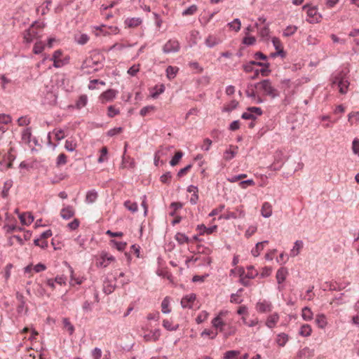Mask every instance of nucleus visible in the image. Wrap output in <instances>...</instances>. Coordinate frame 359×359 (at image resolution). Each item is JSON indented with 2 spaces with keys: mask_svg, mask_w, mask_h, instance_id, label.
I'll return each instance as SVG.
<instances>
[{
  "mask_svg": "<svg viewBox=\"0 0 359 359\" xmlns=\"http://www.w3.org/2000/svg\"><path fill=\"white\" fill-rule=\"evenodd\" d=\"M313 313L309 307H304L302 309V318L306 321H310L313 319Z\"/></svg>",
  "mask_w": 359,
  "mask_h": 359,
  "instance_id": "obj_32",
  "label": "nucleus"
},
{
  "mask_svg": "<svg viewBox=\"0 0 359 359\" xmlns=\"http://www.w3.org/2000/svg\"><path fill=\"white\" fill-rule=\"evenodd\" d=\"M228 26L236 32H238L241 29V23L239 19H235L233 22H229Z\"/></svg>",
  "mask_w": 359,
  "mask_h": 359,
  "instance_id": "obj_56",
  "label": "nucleus"
},
{
  "mask_svg": "<svg viewBox=\"0 0 359 359\" xmlns=\"http://www.w3.org/2000/svg\"><path fill=\"white\" fill-rule=\"evenodd\" d=\"M63 325L64 328L67 330L69 334L72 335L74 332V327L73 325L70 323V321L67 318L63 319Z\"/></svg>",
  "mask_w": 359,
  "mask_h": 359,
  "instance_id": "obj_46",
  "label": "nucleus"
},
{
  "mask_svg": "<svg viewBox=\"0 0 359 359\" xmlns=\"http://www.w3.org/2000/svg\"><path fill=\"white\" fill-rule=\"evenodd\" d=\"M227 313L228 312L226 311H220L217 316L212 320V325L216 330L220 332L224 330V327L226 325L224 317Z\"/></svg>",
  "mask_w": 359,
  "mask_h": 359,
  "instance_id": "obj_5",
  "label": "nucleus"
},
{
  "mask_svg": "<svg viewBox=\"0 0 359 359\" xmlns=\"http://www.w3.org/2000/svg\"><path fill=\"white\" fill-rule=\"evenodd\" d=\"M117 95V90L114 89H108L100 95L98 100L102 104H106L107 102H112L116 97Z\"/></svg>",
  "mask_w": 359,
  "mask_h": 359,
  "instance_id": "obj_8",
  "label": "nucleus"
},
{
  "mask_svg": "<svg viewBox=\"0 0 359 359\" xmlns=\"http://www.w3.org/2000/svg\"><path fill=\"white\" fill-rule=\"evenodd\" d=\"M239 354L240 352L238 351H229L224 353V359H239Z\"/></svg>",
  "mask_w": 359,
  "mask_h": 359,
  "instance_id": "obj_45",
  "label": "nucleus"
},
{
  "mask_svg": "<svg viewBox=\"0 0 359 359\" xmlns=\"http://www.w3.org/2000/svg\"><path fill=\"white\" fill-rule=\"evenodd\" d=\"M168 148H162L156 152L154 156V163L156 165H158V162L163 154H165L168 151Z\"/></svg>",
  "mask_w": 359,
  "mask_h": 359,
  "instance_id": "obj_49",
  "label": "nucleus"
},
{
  "mask_svg": "<svg viewBox=\"0 0 359 359\" xmlns=\"http://www.w3.org/2000/svg\"><path fill=\"white\" fill-rule=\"evenodd\" d=\"M67 156L65 154H60L58 155L56 161L57 166L65 165L67 162Z\"/></svg>",
  "mask_w": 359,
  "mask_h": 359,
  "instance_id": "obj_57",
  "label": "nucleus"
},
{
  "mask_svg": "<svg viewBox=\"0 0 359 359\" xmlns=\"http://www.w3.org/2000/svg\"><path fill=\"white\" fill-rule=\"evenodd\" d=\"M297 30V27L294 25L287 26L283 32V36H290L293 35Z\"/></svg>",
  "mask_w": 359,
  "mask_h": 359,
  "instance_id": "obj_47",
  "label": "nucleus"
},
{
  "mask_svg": "<svg viewBox=\"0 0 359 359\" xmlns=\"http://www.w3.org/2000/svg\"><path fill=\"white\" fill-rule=\"evenodd\" d=\"M125 25L129 28H136L142 23V20L140 18H128L126 19Z\"/></svg>",
  "mask_w": 359,
  "mask_h": 359,
  "instance_id": "obj_21",
  "label": "nucleus"
},
{
  "mask_svg": "<svg viewBox=\"0 0 359 359\" xmlns=\"http://www.w3.org/2000/svg\"><path fill=\"white\" fill-rule=\"evenodd\" d=\"M102 352L100 348H95L92 351V357L93 359H100Z\"/></svg>",
  "mask_w": 359,
  "mask_h": 359,
  "instance_id": "obj_64",
  "label": "nucleus"
},
{
  "mask_svg": "<svg viewBox=\"0 0 359 359\" xmlns=\"http://www.w3.org/2000/svg\"><path fill=\"white\" fill-rule=\"evenodd\" d=\"M115 261V257L111 255L102 252L99 257L97 258L96 265L99 267L105 268L111 262Z\"/></svg>",
  "mask_w": 359,
  "mask_h": 359,
  "instance_id": "obj_7",
  "label": "nucleus"
},
{
  "mask_svg": "<svg viewBox=\"0 0 359 359\" xmlns=\"http://www.w3.org/2000/svg\"><path fill=\"white\" fill-rule=\"evenodd\" d=\"M349 81L346 74L343 72L337 73L332 79V86H337L341 94H346L349 86Z\"/></svg>",
  "mask_w": 359,
  "mask_h": 359,
  "instance_id": "obj_1",
  "label": "nucleus"
},
{
  "mask_svg": "<svg viewBox=\"0 0 359 359\" xmlns=\"http://www.w3.org/2000/svg\"><path fill=\"white\" fill-rule=\"evenodd\" d=\"M74 39L79 44L83 45L88 41L89 37L86 34H78L74 36Z\"/></svg>",
  "mask_w": 359,
  "mask_h": 359,
  "instance_id": "obj_36",
  "label": "nucleus"
},
{
  "mask_svg": "<svg viewBox=\"0 0 359 359\" xmlns=\"http://www.w3.org/2000/svg\"><path fill=\"white\" fill-rule=\"evenodd\" d=\"M179 71V68L173 66H168L166 69V76L169 80L174 79L177 73Z\"/></svg>",
  "mask_w": 359,
  "mask_h": 359,
  "instance_id": "obj_33",
  "label": "nucleus"
},
{
  "mask_svg": "<svg viewBox=\"0 0 359 359\" xmlns=\"http://www.w3.org/2000/svg\"><path fill=\"white\" fill-rule=\"evenodd\" d=\"M222 42V39L216 35L210 34L205 40V45L212 48Z\"/></svg>",
  "mask_w": 359,
  "mask_h": 359,
  "instance_id": "obj_20",
  "label": "nucleus"
},
{
  "mask_svg": "<svg viewBox=\"0 0 359 359\" xmlns=\"http://www.w3.org/2000/svg\"><path fill=\"white\" fill-rule=\"evenodd\" d=\"M154 90L155 91L152 93L151 97L153 98H156L160 94L164 92L165 86L163 84H161L160 86H156Z\"/></svg>",
  "mask_w": 359,
  "mask_h": 359,
  "instance_id": "obj_54",
  "label": "nucleus"
},
{
  "mask_svg": "<svg viewBox=\"0 0 359 359\" xmlns=\"http://www.w3.org/2000/svg\"><path fill=\"white\" fill-rule=\"evenodd\" d=\"M175 238L180 244L188 243L189 241L188 236L182 233H177Z\"/></svg>",
  "mask_w": 359,
  "mask_h": 359,
  "instance_id": "obj_44",
  "label": "nucleus"
},
{
  "mask_svg": "<svg viewBox=\"0 0 359 359\" xmlns=\"http://www.w3.org/2000/svg\"><path fill=\"white\" fill-rule=\"evenodd\" d=\"M280 316L278 313H273L267 317L266 325L269 328H273L278 323Z\"/></svg>",
  "mask_w": 359,
  "mask_h": 359,
  "instance_id": "obj_18",
  "label": "nucleus"
},
{
  "mask_svg": "<svg viewBox=\"0 0 359 359\" xmlns=\"http://www.w3.org/2000/svg\"><path fill=\"white\" fill-rule=\"evenodd\" d=\"M97 198V194L95 191H90L87 193L86 201L88 203H94Z\"/></svg>",
  "mask_w": 359,
  "mask_h": 359,
  "instance_id": "obj_43",
  "label": "nucleus"
},
{
  "mask_svg": "<svg viewBox=\"0 0 359 359\" xmlns=\"http://www.w3.org/2000/svg\"><path fill=\"white\" fill-rule=\"evenodd\" d=\"M161 311L163 313H169L171 311L170 308V298L166 297L161 302Z\"/></svg>",
  "mask_w": 359,
  "mask_h": 359,
  "instance_id": "obj_37",
  "label": "nucleus"
},
{
  "mask_svg": "<svg viewBox=\"0 0 359 359\" xmlns=\"http://www.w3.org/2000/svg\"><path fill=\"white\" fill-rule=\"evenodd\" d=\"M107 148L104 147L102 148L100 151V156L98 158V162L102 163L107 160Z\"/></svg>",
  "mask_w": 359,
  "mask_h": 359,
  "instance_id": "obj_61",
  "label": "nucleus"
},
{
  "mask_svg": "<svg viewBox=\"0 0 359 359\" xmlns=\"http://www.w3.org/2000/svg\"><path fill=\"white\" fill-rule=\"evenodd\" d=\"M11 121L12 118L9 115L5 114H0V123L8 124L11 122Z\"/></svg>",
  "mask_w": 359,
  "mask_h": 359,
  "instance_id": "obj_60",
  "label": "nucleus"
},
{
  "mask_svg": "<svg viewBox=\"0 0 359 359\" xmlns=\"http://www.w3.org/2000/svg\"><path fill=\"white\" fill-rule=\"evenodd\" d=\"M66 278L63 276H57L55 278H48L46 281V284L52 290H54L56 287L55 285L57 284L60 286L66 285Z\"/></svg>",
  "mask_w": 359,
  "mask_h": 359,
  "instance_id": "obj_11",
  "label": "nucleus"
},
{
  "mask_svg": "<svg viewBox=\"0 0 359 359\" xmlns=\"http://www.w3.org/2000/svg\"><path fill=\"white\" fill-rule=\"evenodd\" d=\"M315 321L318 327L321 329L325 328L327 324V318L324 314H318Z\"/></svg>",
  "mask_w": 359,
  "mask_h": 359,
  "instance_id": "obj_30",
  "label": "nucleus"
},
{
  "mask_svg": "<svg viewBox=\"0 0 359 359\" xmlns=\"http://www.w3.org/2000/svg\"><path fill=\"white\" fill-rule=\"evenodd\" d=\"M217 226L215 225L211 227H206L204 224L198 225V229L200 231V234H211L216 231Z\"/></svg>",
  "mask_w": 359,
  "mask_h": 359,
  "instance_id": "obj_27",
  "label": "nucleus"
},
{
  "mask_svg": "<svg viewBox=\"0 0 359 359\" xmlns=\"http://www.w3.org/2000/svg\"><path fill=\"white\" fill-rule=\"evenodd\" d=\"M77 147V142L74 139H68L65 141V148L69 151H74Z\"/></svg>",
  "mask_w": 359,
  "mask_h": 359,
  "instance_id": "obj_35",
  "label": "nucleus"
},
{
  "mask_svg": "<svg viewBox=\"0 0 359 359\" xmlns=\"http://www.w3.org/2000/svg\"><path fill=\"white\" fill-rule=\"evenodd\" d=\"M183 156V153L181 151H178L175 153V156L172 157L171 161H170V164L172 166H175L177 165L180 161V159Z\"/></svg>",
  "mask_w": 359,
  "mask_h": 359,
  "instance_id": "obj_42",
  "label": "nucleus"
},
{
  "mask_svg": "<svg viewBox=\"0 0 359 359\" xmlns=\"http://www.w3.org/2000/svg\"><path fill=\"white\" fill-rule=\"evenodd\" d=\"M248 272L246 276L248 278H255L258 275V271L254 268L253 266H249L247 267Z\"/></svg>",
  "mask_w": 359,
  "mask_h": 359,
  "instance_id": "obj_51",
  "label": "nucleus"
},
{
  "mask_svg": "<svg viewBox=\"0 0 359 359\" xmlns=\"http://www.w3.org/2000/svg\"><path fill=\"white\" fill-rule=\"evenodd\" d=\"M238 147L230 145L229 149H227L224 153V158L226 161H230L231 159L235 157V156L238 153Z\"/></svg>",
  "mask_w": 359,
  "mask_h": 359,
  "instance_id": "obj_23",
  "label": "nucleus"
},
{
  "mask_svg": "<svg viewBox=\"0 0 359 359\" xmlns=\"http://www.w3.org/2000/svg\"><path fill=\"white\" fill-rule=\"evenodd\" d=\"M197 10L198 7L196 5H191L182 12V15L187 16L194 15L197 11Z\"/></svg>",
  "mask_w": 359,
  "mask_h": 359,
  "instance_id": "obj_55",
  "label": "nucleus"
},
{
  "mask_svg": "<svg viewBox=\"0 0 359 359\" xmlns=\"http://www.w3.org/2000/svg\"><path fill=\"white\" fill-rule=\"evenodd\" d=\"M312 333V328L309 324H303L299 329V334L304 337L311 336Z\"/></svg>",
  "mask_w": 359,
  "mask_h": 359,
  "instance_id": "obj_29",
  "label": "nucleus"
},
{
  "mask_svg": "<svg viewBox=\"0 0 359 359\" xmlns=\"http://www.w3.org/2000/svg\"><path fill=\"white\" fill-rule=\"evenodd\" d=\"M262 113V109L259 107H252L248 109L247 111L242 114V118L244 119L255 120L256 115H261Z\"/></svg>",
  "mask_w": 359,
  "mask_h": 359,
  "instance_id": "obj_13",
  "label": "nucleus"
},
{
  "mask_svg": "<svg viewBox=\"0 0 359 359\" xmlns=\"http://www.w3.org/2000/svg\"><path fill=\"white\" fill-rule=\"evenodd\" d=\"M142 337L147 341H157L161 336V331L158 329L154 330H146L144 328H142Z\"/></svg>",
  "mask_w": 359,
  "mask_h": 359,
  "instance_id": "obj_10",
  "label": "nucleus"
},
{
  "mask_svg": "<svg viewBox=\"0 0 359 359\" xmlns=\"http://www.w3.org/2000/svg\"><path fill=\"white\" fill-rule=\"evenodd\" d=\"M163 327L169 331H176L179 328V325L175 323L171 319H164L163 320Z\"/></svg>",
  "mask_w": 359,
  "mask_h": 359,
  "instance_id": "obj_24",
  "label": "nucleus"
},
{
  "mask_svg": "<svg viewBox=\"0 0 359 359\" xmlns=\"http://www.w3.org/2000/svg\"><path fill=\"white\" fill-rule=\"evenodd\" d=\"M245 215V211L243 210V206L241 205L236 207L234 211L227 210L225 214L221 215L219 219H236V218H243Z\"/></svg>",
  "mask_w": 359,
  "mask_h": 359,
  "instance_id": "obj_6",
  "label": "nucleus"
},
{
  "mask_svg": "<svg viewBox=\"0 0 359 359\" xmlns=\"http://www.w3.org/2000/svg\"><path fill=\"white\" fill-rule=\"evenodd\" d=\"M124 206L133 212H135L137 210V204L130 201H126L124 203Z\"/></svg>",
  "mask_w": 359,
  "mask_h": 359,
  "instance_id": "obj_53",
  "label": "nucleus"
},
{
  "mask_svg": "<svg viewBox=\"0 0 359 359\" xmlns=\"http://www.w3.org/2000/svg\"><path fill=\"white\" fill-rule=\"evenodd\" d=\"M45 45L42 41H37L33 47V52L35 54H39L44 50Z\"/></svg>",
  "mask_w": 359,
  "mask_h": 359,
  "instance_id": "obj_50",
  "label": "nucleus"
},
{
  "mask_svg": "<svg viewBox=\"0 0 359 359\" xmlns=\"http://www.w3.org/2000/svg\"><path fill=\"white\" fill-rule=\"evenodd\" d=\"M348 121L353 125V123L358 124L359 123V111H352L348 115Z\"/></svg>",
  "mask_w": 359,
  "mask_h": 359,
  "instance_id": "obj_38",
  "label": "nucleus"
},
{
  "mask_svg": "<svg viewBox=\"0 0 359 359\" xmlns=\"http://www.w3.org/2000/svg\"><path fill=\"white\" fill-rule=\"evenodd\" d=\"M287 275L288 270L285 267H281L277 271L276 278L278 284V290L281 291L283 290L281 284L285 280Z\"/></svg>",
  "mask_w": 359,
  "mask_h": 359,
  "instance_id": "obj_12",
  "label": "nucleus"
},
{
  "mask_svg": "<svg viewBox=\"0 0 359 359\" xmlns=\"http://www.w3.org/2000/svg\"><path fill=\"white\" fill-rule=\"evenodd\" d=\"M302 10L306 11V21L309 23L313 24L320 22L322 15L318 13L317 7L306 4L302 7Z\"/></svg>",
  "mask_w": 359,
  "mask_h": 359,
  "instance_id": "obj_3",
  "label": "nucleus"
},
{
  "mask_svg": "<svg viewBox=\"0 0 359 359\" xmlns=\"http://www.w3.org/2000/svg\"><path fill=\"white\" fill-rule=\"evenodd\" d=\"M273 309L272 304L266 300L259 301L256 304V310L259 313H268Z\"/></svg>",
  "mask_w": 359,
  "mask_h": 359,
  "instance_id": "obj_14",
  "label": "nucleus"
},
{
  "mask_svg": "<svg viewBox=\"0 0 359 359\" xmlns=\"http://www.w3.org/2000/svg\"><path fill=\"white\" fill-rule=\"evenodd\" d=\"M62 52L60 50H57L53 53L52 60L53 61V66L56 68L64 66L67 62L62 58Z\"/></svg>",
  "mask_w": 359,
  "mask_h": 359,
  "instance_id": "obj_15",
  "label": "nucleus"
},
{
  "mask_svg": "<svg viewBox=\"0 0 359 359\" xmlns=\"http://www.w3.org/2000/svg\"><path fill=\"white\" fill-rule=\"evenodd\" d=\"M110 243L113 247H115L118 251H123L126 248L127 243L125 242H118L114 240H111Z\"/></svg>",
  "mask_w": 359,
  "mask_h": 359,
  "instance_id": "obj_52",
  "label": "nucleus"
},
{
  "mask_svg": "<svg viewBox=\"0 0 359 359\" xmlns=\"http://www.w3.org/2000/svg\"><path fill=\"white\" fill-rule=\"evenodd\" d=\"M255 184L253 180H248L245 181H241L239 182L238 185L241 189H246L248 187L254 186Z\"/></svg>",
  "mask_w": 359,
  "mask_h": 359,
  "instance_id": "obj_59",
  "label": "nucleus"
},
{
  "mask_svg": "<svg viewBox=\"0 0 359 359\" xmlns=\"http://www.w3.org/2000/svg\"><path fill=\"white\" fill-rule=\"evenodd\" d=\"M353 152L359 156V139L355 138L352 142Z\"/></svg>",
  "mask_w": 359,
  "mask_h": 359,
  "instance_id": "obj_62",
  "label": "nucleus"
},
{
  "mask_svg": "<svg viewBox=\"0 0 359 359\" xmlns=\"http://www.w3.org/2000/svg\"><path fill=\"white\" fill-rule=\"evenodd\" d=\"M208 316H209L208 312H207L206 311H202L201 312L199 313V314L196 317V322L198 324H201V323L205 322L208 318Z\"/></svg>",
  "mask_w": 359,
  "mask_h": 359,
  "instance_id": "obj_41",
  "label": "nucleus"
},
{
  "mask_svg": "<svg viewBox=\"0 0 359 359\" xmlns=\"http://www.w3.org/2000/svg\"><path fill=\"white\" fill-rule=\"evenodd\" d=\"M288 340L289 336L287 334L282 332L277 335L276 342L279 346L283 347Z\"/></svg>",
  "mask_w": 359,
  "mask_h": 359,
  "instance_id": "obj_28",
  "label": "nucleus"
},
{
  "mask_svg": "<svg viewBox=\"0 0 359 359\" xmlns=\"http://www.w3.org/2000/svg\"><path fill=\"white\" fill-rule=\"evenodd\" d=\"M19 219L22 225L29 226L34 221V217L29 212H22L19 214Z\"/></svg>",
  "mask_w": 359,
  "mask_h": 359,
  "instance_id": "obj_16",
  "label": "nucleus"
},
{
  "mask_svg": "<svg viewBox=\"0 0 359 359\" xmlns=\"http://www.w3.org/2000/svg\"><path fill=\"white\" fill-rule=\"evenodd\" d=\"M75 213V210L72 206L68 205L63 208L60 211V216L65 219H69Z\"/></svg>",
  "mask_w": 359,
  "mask_h": 359,
  "instance_id": "obj_22",
  "label": "nucleus"
},
{
  "mask_svg": "<svg viewBox=\"0 0 359 359\" xmlns=\"http://www.w3.org/2000/svg\"><path fill=\"white\" fill-rule=\"evenodd\" d=\"M269 241H264L262 242L257 243L255 247L251 250V253L254 257H258L260 252L264 250L266 245H267Z\"/></svg>",
  "mask_w": 359,
  "mask_h": 359,
  "instance_id": "obj_25",
  "label": "nucleus"
},
{
  "mask_svg": "<svg viewBox=\"0 0 359 359\" xmlns=\"http://www.w3.org/2000/svg\"><path fill=\"white\" fill-rule=\"evenodd\" d=\"M155 107L154 106H147L143 107L140 111V114L142 116H145L147 114H150L151 112L154 111L155 110Z\"/></svg>",
  "mask_w": 359,
  "mask_h": 359,
  "instance_id": "obj_58",
  "label": "nucleus"
},
{
  "mask_svg": "<svg viewBox=\"0 0 359 359\" xmlns=\"http://www.w3.org/2000/svg\"><path fill=\"white\" fill-rule=\"evenodd\" d=\"M272 43L275 49L277 51V53L273 54V56H276V55H280L283 52V46L280 40L278 38L273 37L272 39Z\"/></svg>",
  "mask_w": 359,
  "mask_h": 359,
  "instance_id": "obj_31",
  "label": "nucleus"
},
{
  "mask_svg": "<svg viewBox=\"0 0 359 359\" xmlns=\"http://www.w3.org/2000/svg\"><path fill=\"white\" fill-rule=\"evenodd\" d=\"M70 272H71V276H70L71 280L69 282L70 285H74L75 284L81 285L83 281V278L81 277V276L76 277L72 268H70Z\"/></svg>",
  "mask_w": 359,
  "mask_h": 359,
  "instance_id": "obj_34",
  "label": "nucleus"
},
{
  "mask_svg": "<svg viewBox=\"0 0 359 359\" xmlns=\"http://www.w3.org/2000/svg\"><path fill=\"white\" fill-rule=\"evenodd\" d=\"M43 25L35 23L32 25L27 30H26L24 33V40L27 43L32 42L35 39H39L42 36V34L40 33L41 29H43Z\"/></svg>",
  "mask_w": 359,
  "mask_h": 359,
  "instance_id": "obj_2",
  "label": "nucleus"
},
{
  "mask_svg": "<svg viewBox=\"0 0 359 359\" xmlns=\"http://www.w3.org/2000/svg\"><path fill=\"white\" fill-rule=\"evenodd\" d=\"M120 113V110L118 108H116L115 106L114 105H110L109 107H108L107 108V116L109 117H114L118 114H119Z\"/></svg>",
  "mask_w": 359,
  "mask_h": 359,
  "instance_id": "obj_48",
  "label": "nucleus"
},
{
  "mask_svg": "<svg viewBox=\"0 0 359 359\" xmlns=\"http://www.w3.org/2000/svg\"><path fill=\"white\" fill-rule=\"evenodd\" d=\"M304 248V243L301 240H297L294 243V245L290 252V256L295 257L299 255Z\"/></svg>",
  "mask_w": 359,
  "mask_h": 359,
  "instance_id": "obj_17",
  "label": "nucleus"
},
{
  "mask_svg": "<svg viewBox=\"0 0 359 359\" xmlns=\"http://www.w3.org/2000/svg\"><path fill=\"white\" fill-rule=\"evenodd\" d=\"M180 49V45L177 39H170L163 46V51L166 54L178 52Z\"/></svg>",
  "mask_w": 359,
  "mask_h": 359,
  "instance_id": "obj_9",
  "label": "nucleus"
},
{
  "mask_svg": "<svg viewBox=\"0 0 359 359\" xmlns=\"http://www.w3.org/2000/svg\"><path fill=\"white\" fill-rule=\"evenodd\" d=\"M256 88L262 91L264 95L275 97L278 95V90L274 88L269 80H264L255 85Z\"/></svg>",
  "mask_w": 359,
  "mask_h": 359,
  "instance_id": "obj_4",
  "label": "nucleus"
},
{
  "mask_svg": "<svg viewBox=\"0 0 359 359\" xmlns=\"http://www.w3.org/2000/svg\"><path fill=\"white\" fill-rule=\"evenodd\" d=\"M261 214L264 217H269L272 215V206L269 202H264L261 208Z\"/></svg>",
  "mask_w": 359,
  "mask_h": 359,
  "instance_id": "obj_26",
  "label": "nucleus"
},
{
  "mask_svg": "<svg viewBox=\"0 0 359 359\" xmlns=\"http://www.w3.org/2000/svg\"><path fill=\"white\" fill-rule=\"evenodd\" d=\"M53 133L55 135V137L57 140H61L65 138V132L61 129H56L53 131Z\"/></svg>",
  "mask_w": 359,
  "mask_h": 359,
  "instance_id": "obj_63",
  "label": "nucleus"
},
{
  "mask_svg": "<svg viewBox=\"0 0 359 359\" xmlns=\"http://www.w3.org/2000/svg\"><path fill=\"white\" fill-rule=\"evenodd\" d=\"M195 299L196 295L194 294H189L182 299L181 305L183 308H191Z\"/></svg>",
  "mask_w": 359,
  "mask_h": 359,
  "instance_id": "obj_19",
  "label": "nucleus"
},
{
  "mask_svg": "<svg viewBox=\"0 0 359 359\" xmlns=\"http://www.w3.org/2000/svg\"><path fill=\"white\" fill-rule=\"evenodd\" d=\"M95 34L97 36H100L101 34L106 35L110 34L108 27L105 25H101L100 27H94Z\"/></svg>",
  "mask_w": 359,
  "mask_h": 359,
  "instance_id": "obj_39",
  "label": "nucleus"
},
{
  "mask_svg": "<svg viewBox=\"0 0 359 359\" xmlns=\"http://www.w3.org/2000/svg\"><path fill=\"white\" fill-rule=\"evenodd\" d=\"M88 102V97L86 95H82L79 96V99L76 101V107L77 109H81L84 107Z\"/></svg>",
  "mask_w": 359,
  "mask_h": 359,
  "instance_id": "obj_40",
  "label": "nucleus"
}]
</instances>
